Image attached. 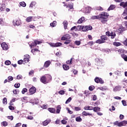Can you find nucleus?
<instances>
[{
    "label": "nucleus",
    "instance_id": "nucleus-51",
    "mask_svg": "<svg viewBox=\"0 0 127 127\" xmlns=\"http://www.w3.org/2000/svg\"><path fill=\"white\" fill-rule=\"evenodd\" d=\"M26 92H27V89H26V88H24L23 89L22 91V94H25Z\"/></svg>",
    "mask_w": 127,
    "mask_h": 127
},
{
    "label": "nucleus",
    "instance_id": "nucleus-49",
    "mask_svg": "<svg viewBox=\"0 0 127 127\" xmlns=\"http://www.w3.org/2000/svg\"><path fill=\"white\" fill-rule=\"evenodd\" d=\"M66 111H68V114H70V115H72V114H73V111H70L69 108H66Z\"/></svg>",
    "mask_w": 127,
    "mask_h": 127
},
{
    "label": "nucleus",
    "instance_id": "nucleus-21",
    "mask_svg": "<svg viewBox=\"0 0 127 127\" xmlns=\"http://www.w3.org/2000/svg\"><path fill=\"white\" fill-rule=\"evenodd\" d=\"M61 111V105H58L57 106V110L56 113V114H60V112Z\"/></svg>",
    "mask_w": 127,
    "mask_h": 127
},
{
    "label": "nucleus",
    "instance_id": "nucleus-30",
    "mask_svg": "<svg viewBox=\"0 0 127 127\" xmlns=\"http://www.w3.org/2000/svg\"><path fill=\"white\" fill-rule=\"evenodd\" d=\"M35 4H36V2H35V1H33L30 3L29 7L32 8V7H33V6H34V5H35Z\"/></svg>",
    "mask_w": 127,
    "mask_h": 127
},
{
    "label": "nucleus",
    "instance_id": "nucleus-2",
    "mask_svg": "<svg viewBox=\"0 0 127 127\" xmlns=\"http://www.w3.org/2000/svg\"><path fill=\"white\" fill-rule=\"evenodd\" d=\"M41 43H42V42L36 40L34 41V42H29L28 44L30 48H34V47H35V46H36L37 44H40Z\"/></svg>",
    "mask_w": 127,
    "mask_h": 127
},
{
    "label": "nucleus",
    "instance_id": "nucleus-37",
    "mask_svg": "<svg viewBox=\"0 0 127 127\" xmlns=\"http://www.w3.org/2000/svg\"><path fill=\"white\" fill-rule=\"evenodd\" d=\"M101 41H105V40H107V36H102L101 37Z\"/></svg>",
    "mask_w": 127,
    "mask_h": 127
},
{
    "label": "nucleus",
    "instance_id": "nucleus-58",
    "mask_svg": "<svg viewBox=\"0 0 127 127\" xmlns=\"http://www.w3.org/2000/svg\"><path fill=\"white\" fill-rule=\"evenodd\" d=\"M94 89H95V87L94 86L89 87V90L90 91H93V90H94Z\"/></svg>",
    "mask_w": 127,
    "mask_h": 127
},
{
    "label": "nucleus",
    "instance_id": "nucleus-62",
    "mask_svg": "<svg viewBox=\"0 0 127 127\" xmlns=\"http://www.w3.org/2000/svg\"><path fill=\"white\" fill-rule=\"evenodd\" d=\"M122 102L123 106H127V102H126V101L122 100Z\"/></svg>",
    "mask_w": 127,
    "mask_h": 127
},
{
    "label": "nucleus",
    "instance_id": "nucleus-56",
    "mask_svg": "<svg viewBox=\"0 0 127 127\" xmlns=\"http://www.w3.org/2000/svg\"><path fill=\"white\" fill-rule=\"evenodd\" d=\"M74 109L76 112H78V111H81V108L80 107H74Z\"/></svg>",
    "mask_w": 127,
    "mask_h": 127
},
{
    "label": "nucleus",
    "instance_id": "nucleus-19",
    "mask_svg": "<svg viewBox=\"0 0 127 127\" xmlns=\"http://www.w3.org/2000/svg\"><path fill=\"white\" fill-rule=\"evenodd\" d=\"M120 6H122L124 8H126L127 6V2H121L120 4Z\"/></svg>",
    "mask_w": 127,
    "mask_h": 127
},
{
    "label": "nucleus",
    "instance_id": "nucleus-40",
    "mask_svg": "<svg viewBox=\"0 0 127 127\" xmlns=\"http://www.w3.org/2000/svg\"><path fill=\"white\" fill-rule=\"evenodd\" d=\"M0 25H1L2 26L3 25H4V21H3V19L0 18Z\"/></svg>",
    "mask_w": 127,
    "mask_h": 127
},
{
    "label": "nucleus",
    "instance_id": "nucleus-60",
    "mask_svg": "<svg viewBox=\"0 0 127 127\" xmlns=\"http://www.w3.org/2000/svg\"><path fill=\"white\" fill-rule=\"evenodd\" d=\"M20 86V84L19 83H16L14 84L15 88H19Z\"/></svg>",
    "mask_w": 127,
    "mask_h": 127
},
{
    "label": "nucleus",
    "instance_id": "nucleus-4",
    "mask_svg": "<svg viewBox=\"0 0 127 127\" xmlns=\"http://www.w3.org/2000/svg\"><path fill=\"white\" fill-rule=\"evenodd\" d=\"M49 44L51 47H59V46H61V45H62V43H49Z\"/></svg>",
    "mask_w": 127,
    "mask_h": 127
},
{
    "label": "nucleus",
    "instance_id": "nucleus-7",
    "mask_svg": "<svg viewBox=\"0 0 127 127\" xmlns=\"http://www.w3.org/2000/svg\"><path fill=\"white\" fill-rule=\"evenodd\" d=\"M29 59H30V56H29V55H25L24 56L23 62H25V63H28L30 61Z\"/></svg>",
    "mask_w": 127,
    "mask_h": 127
},
{
    "label": "nucleus",
    "instance_id": "nucleus-16",
    "mask_svg": "<svg viewBox=\"0 0 127 127\" xmlns=\"http://www.w3.org/2000/svg\"><path fill=\"white\" fill-rule=\"evenodd\" d=\"M46 77L47 81H48V83H49V82H51V81H52V76H51V75L47 74L46 75Z\"/></svg>",
    "mask_w": 127,
    "mask_h": 127
},
{
    "label": "nucleus",
    "instance_id": "nucleus-42",
    "mask_svg": "<svg viewBox=\"0 0 127 127\" xmlns=\"http://www.w3.org/2000/svg\"><path fill=\"white\" fill-rule=\"evenodd\" d=\"M2 103L4 105H6V104H7V100L6 99V98H4L3 99Z\"/></svg>",
    "mask_w": 127,
    "mask_h": 127
},
{
    "label": "nucleus",
    "instance_id": "nucleus-48",
    "mask_svg": "<svg viewBox=\"0 0 127 127\" xmlns=\"http://www.w3.org/2000/svg\"><path fill=\"white\" fill-rule=\"evenodd\" d=\"M10 64H11V62H10V61L7 60L5 62V65H10Z\"/></svg>",
    "mask_w": 127,
    "mask_h": 127
},
{
    "label": "nucleus",
    "instance_id": "nucleus-14",
    "mask_svg": "<svg viewBox=\"0 0 127 127\" xmlns=\"http://www.w3.org/2000/svg\"><path fill=\"white\" fill-rule=\"evenodd\" d=\"M84 110L85 111H93V107L86 105L84 107Z\"/></svg>",
    "mask_w": 127,
    "mask_h": 127
},
{
    "label": "nucleus",
    "instance_id": "nucleus-47",
    "mask_svg": "<svg viewBox=\"0 0 127 127\" xmlns=\"http://www.w3.org/2000/svg\"><path fill=\"white\" fill-rule=\"evenodd\" d=\"M74 43H75V45L79 46V45H80V44H81V42L80 41H75Z\"/></svg>",
    "mask_w": 127,
    "mask_h": 127
},
{
    "label": "nucleus",
    "instance_id": "nucleus-52",
    "mask_svg": "<svg viewBox=\"0 0 127 127\" xmlns=\"http://www.w3.org/2000/svg\"><path fill=\"white\" fill-rule=\"evenodd\" d=\"M98 89H99V90H101V91H106V88L105 87H98Z\"/></svg>",
    "mask_w": 127,
    "mask_h": 127
},
{
    "label": "nucleus",
    "instance_id": "nucleus-27",
    "mask_svg": "<svg viewBox=\"0 0 127 127\" xmlns=\"http://www.w3.org/2000/svg\"><path fill=\"white\" fill-rule=\"evenodd\" d=\"M110 36H111L112 39H114V38H115V37H116V33H115L114 32H112L111 33H110Z\"/></svg>",
    "mask_w": 127,
    "mask_h": 127
},
{
    "label": "nucleus",
    "instance_id": "nucleus-38",
    "mask_svg": "<svg viewBox=\"0 0 127 127\" xmlns=\"http://www.w3.org/2000/svg\"><path fill=\"white\" fill-rule=\"evenodd\" d=\"M86 27V30L87 31H88V30H92V29H93V27H92V26H85Z\"/></svg>",
    "mask_w": 127,
    "mask_h": 127
},
{
    "label": "nucleus",
    "instance_id": "nucleus-11",
    "mask_svg": "<svg viewBox=\"0 0 127 127\" xmlns=\"http://www.w3.org/2000/svg\"><path fill=\"white\" fill-rule=\"evenodd\" d=\"M13 24L14 26H15V25L18 26V25H20V21L17 19H15L13 21Z\"/></svg>",
    "mask_w": 127,
    "mask_h": 127
},
{
    "label": "nucleus",
    "instance_id": "nucleus-35",
    "mask_svg": "<svg viewBox=\"0 0 127 127\" xmlns=\"http://www.w3.org/2000/svg\"><path fill=\"white\" fill-rule=\"evenodd\" d=\"M113 45H114L115 46H121V45H122V43H120V42H114L113 43Z\"/></svg>",
    "mask_w": 127,
    "mask_h": 127
},
{
    "label": "nucleus",
    "instance_id": "nucleus-25",
    "mask_svg": "<svg viewBox=\"0 0 127 127\" xmlns=\"http://www.w3.org/2000/svg\"><path fill=\"white\" fill-rule=\"evenodd\" d=\"M33 18V16H29L26 19V21L27 22H30V21H32V19Z\"/></svg>",
    "mask_w": 127,
    "mask_h": 127
},
{
    "label": "nucleus",
    "instance_id": "nucleus-9",
    "mask_svg": "<svg viewBox=\"0 0 127 127\" xmlns=\"http://www.w3.org/2000/svg\"><path fill=\"white\" fill-rule=\"evenodd\" d=\"M95 82L96 83H100V84H104V81L102 78L100 77H96L94 79Z\"/></svg>",
    "mask_w": 127,
    "mask_h": 127
},
{
    "label": "nucleus",
    "instance_id": "nucleus-53",
    "mask_svg": "<svg viewBox=\"0 0 127 127\" xmlns=\"http://www.w3.org/2000/svg\"><path fill=\"white\" fill-rule=\"evenodd\" d=\"M59 94H60V95H64L65 91L64 90H61L59 91Z\"/></svg>",
    "mask_w": 127,
    "mask_h": 127
},
{
    "label": "nucleus",
    "instance_id": "nucleus-6",
    "mask_svg": "<svg viewBox=\"0 0 127 127\" xmlns=\"http://www.w3.org/2000/svg\"><path fill=\"white\" fill-rule=\"evenodd\" d=\"M40 81L42 83H43V84H47L48 83V81H47V79L46 78V76H42L40 78Z\"/></svg>",
    "mask_w": 127,
    "mask_h": 127
},
{
    "label": "nucleus",
    "instance_id": "nucleus-20",
    "mask_svg": "<svg viewBox=\"0 0 127 127\" xmlns=\"http://www.w3.org/2000/svg\"><path fill=\"white\" fill-rule=\"evenodd\" d=\"M51 122V120L50 119H47L46 121H44L43 123V126H47L49 123Z\"/></svg>",
    "mask_w": 127,
    "mask_h": 127
},
{
    "label": "nucleus",
    "instance_id": "nucleus-24",
    "mask_svg": "<svg viewBox=\"0 0 127 127\" xmlns=\"http://www.w3.org/2000/svg\"><path fill=\"white\" fill-rule=\"evenodd\" d=\"M115 8H116V5L114 4H111L108 8V10H113V9H115Z\"/></svg>",
    "mask_w": 127,
    "mask_h": 127
},
{
    "label": "nucleus",
    "instance_id": "nucleus-8",
    "mask_svg": "<svg viewBox=\"0 0 127 127\" xmlns=\"http://www.w3.org/2000/svg\"><path fill=\"white\" fill-rule=\"evenodd\" d=\"M71 39V36L68 34H66L64 35V36L62 37L61 38L62 40H70Z\"/></svg>",
    "mask_w": 127,
    "mask_h": 127
},
{
    "label": "nucleus",
    "instance_id": "nucleus-63",
    "mask_svg": "<svg viewBox=\"0 0 127 127\" xmlns=\"http://www.w3.org/2000/svg\"><path fill=\"white\" fill-rule=\"evenodd\" d=\"M21 126V123H19L16 124L15 127H19Z\"/></svg>",
    "mask_w": 127,
    "mask_h": 127
},
{
    "label": "nucleus",
    "instance_id": "nucleus-57",
    "mask_svg": "<svg viewBox=\"0 0 127 127\" xmlns=\"http://www.w3.org/2000/svg\"><path fill=\"white\" fill-rule=\"evenodd\" d=\"M82 30V31H84L85 32H86V31H87V28L86 27V26H83Z\"/></svg>",
    "mask_w": 127,
    "mask_h": 127
},
{
    "label": "nucleus",
    "instance_id": "nucleus-15",
    "mask_svg": "<svg viewBox=\"0 0 127 127\" xmlns=\"http://www.w3.org/2000/svg\"><path fill=\"white\" fill-rule=\"evenodd\" d=\"M51 64V62H50V61H47L44 64V67H45V68H48V66H50Z\"/></svg>",
    "mask_w": 127,
    "mask_h": 127
},
{
    "label": "nucleus",
    "instance_id": "nucleus-18",
    "mask_svg": "<svg viewBox=\"0 0 127 127\" xmlns=\"http://www.w3.org/2000/svg\"><path fill=\"white\" fill-rule=\"evenodd\" d=\"M0 4L1 5L0 10L2 11L4 10V9L5 8V4H4V2L1 3H0Z\"/></svg>",
    "mask_w": 127,
    "mask_h": 127
},
{
    "label": "nucleus",
    "instance_id": "nucleus-5",
    "mask_svg": "<svg viewBox=\"0 0 127 127\" xmlns=\"http://www.w3.org/2000/svg\"><path fill=\"white\" fill-rule=\"evenodd\" d=\"M127 30L126 27L121 26L120 27V28H119L117 30V32H118V33L122 34L124 32V31H125V30Z\"/></svg>",
    "mask_w": 127,
    "mask_h": 127
},
{
    "label": "nucleus",
    "instance_id": "nucleus-45",
    "mask_svg": "<svg viewBox=\"0 0 127 127\" xmlns=\"http://www.w3.org/2000/svg\"><path fill=\"white\" fill-rule=\"evenodd\" d=\"M71 101H72V98H71V97L68 98L67 99V100L66 101L65 104H69V103L70 102H71Z\"/></svg>",
    "mask_w": 127,
    "mask_h": 127
},
{
    "label": "nucleus",
    "instance_id": "nucleus-34",
    "mask_svg": "<svg viewBox=\"0 0 127 127\" xmlns=\"http://www.w3.org/2000/svg\"><path fill=\"white\" fill-rule=\"evenodd\" d=\"M19 4L21 6H23V7H25V6H26V3L24 1L20 2Z\"/></svg>",
    "mask_w": 127,
    "mask_h": 127
},
{
    "label": "nucleus",
    "instance_id": "nucleus-31",
    "mask_svg": "<svg viewBox=\"0 0 127 127\" xmlns=\"http://www.w3.org/2000/svg\"><path fill=\"white\" fill-rule=\"evenodd\" d=\"M83 116H85V117H87V116H92V114L88 113L86 111H83L82 112Z\"/></svg>",
    "mask_w": 127,
    "mask_h": 127
},
{
    "label": "nucleus",
    "instance_id": "nucleus-13",
    "mask_svg": "<svg viewBox=\"0 0 127 127\" xmlns=\"http://www.w3.org/2000/svg\"><path fill=\"white\" fill-rule=\"evenodd\" d=\"M1 46L3 50H7L8 49V46L5 43H2Z\"/></svg>",
    "mask_w": 127,
    "mask_h": 127
},
{
    "label": "nucleus",
    "instance_id": "nucleus-64",
    "mask_svg": "<svg viewBox=\"0 0 127 127\" xmlns=\"http://www.w3.org/2000/svg\"><path fill=\"white\" fill-rule=\"evenodd\" d=\"M123 44L126 46H127V39L123 42Z\"/></svg>",
    "mask_w": 127,
    "mask_h": 127
},
{
    "label": "nucleus",
    "instance_id": "nucleus-32",
    "mask_svg": "<svg viewBox=\"0 0 127 127\" xmlns=\"http://www.w3.org/2000/svg\"><path fill=\"white\" fill-rule=\"evenodd\" d=\"M8 125V123L6 122V121H3L2 123H1V126L2 127H6Z\"/></svg>",
    "mask_w": 127,
    "mask_h": 127
},
{
    "label": "nucleus",
    "instance_id": "nucleus-12",
    "mask_svg": "<svg viewBox=\"0 0 127 127\" xmlns=\"http://www.w3.org/2000/svg\"><path fill=\"white\" fill-rule=\"evenodd\" d=\"M36 92V88L35 87H32L29 89V93L30 95H33Z\"/></svg>",
    "mask_w": 127,
    "mask_h": 127
},
{
    "label": "nucleus",
    "instance_id": "nucleus-22",
    "mask_svg": "<svg viewBox=\"0 0 127 127\" xmlns=\"http://www.w3.org/2000/svg\"><path fill=\"white\" fill-rule=\"evenodd\" d=\"M48 111L52 114H55L56 112V109H55V108H50L48 109Z\"/></svg>",
    "mask_w": 127,
    "mask_h": 127
},
{
    "label": "nucleus",
    "instance_id": "nucleus-33",
    "mask_svg": "<svg viewBox=\"0 0 127 127\" xmlns=\"http://www.w3.org/2000/svg\"><path fill=\"white\" fill-rule=\"evenodd\" d=\"M64 29H67V26H68V22H67V21H64Z\"/></svg>",
    "mask_w": 127,
    "mask_h": 127
},
{
    "label": "nucleus",
    "instance_id": "nucleus-29",
    "mask_svg": "<svg viewBox=\"0 0 127 127\" xmlns=\"http://www.w3.org/2000/svg\"><path fill=\"white\" fill-rule=\"evenodd\" d=\"M57 24V22L56 21H54L53 23H50L51 26H52L53 27H55Z\"/></svg>",
    "mask_w": 127,
    "mask_h": 127
},
{
    "label": "nucleus",
    "instance_id": "nucleus-28",
    "mask_svg": "<svg viewBox=\"0 0 127 127\" xmlns=\"http://www.w3.org/2000/svg\"><path fill=\"white\" fill-rule=\"evenodd\" d=\"M63 69L65 70H69V66L67 64H64L63 65Z\"/></svg>",
    "mask_w": 127,
    "mask_h": 127
},
{
    "label": "nucleus",
    "instance_id": "nucleus-41",
    "mask_svg": "<svg viewBox=\"0 0 127 127\" xmlns=\"http://www.w3.org/2000/svg\"><path fill=\"white\" fill-rule=\"evenodd\" d=\"M121 57L124 59L125 61H127V56L126 55H122Z\"/></svg>",
    "mask_w": 127,
    "mask_h": 127
},
{
    "label": "nucleus",
    "instance_id": "nucleus-59",
    "mask_svg": "<svg viewBox=\"0 0 127 127\" xmlns=\"http://www.w3.org/2000/svg\"><path fill=\"white\" fill-rule=\"evenodd\" d=\"M23 60H20L18 61V64H19V65H21V64H22L23 63Z\"/></svg>",
    "mask_w": 127,
    "mask_h": 127
},
{
    "label": "nucleus",
    "instance_id": "nucleus-1",
    "mask_svg": "<svg viewBox=\"0 0 127 127\" xmlns=\"http://www.w3.org/2000/svg\"><path fill=\"white\" fill-rule=\"evenodd\" d=\"M109 14L106 12H103L98 15H93L91 17V19H100L102 23H106L108 21Z\"/></svg>",
    "mask_w": 127,
    "mask_h": 127
},
{
    "label": "nucleus",
    "instance_id": "nucleus-46",
    "mask_svg": "<svg viewBox=\"0 0 127 127\" xmlns=\"http://www.w3.org/2000/svg\"><path fill=\"white\" fill-rule=\"evenodd\" d=\"M75 120L76 122H82V118L80 117H78L76 118Z\"/></svg>",
    "mask_w": 127,
    "mask_h": 127
},
{
    "label": "nucleus",
    "instance_id": "nucleus-3",
    "mask_svg": "<svg viewBox=\"0 0 127 127\" xmlns=\"http://www.w3.org/2000/svg\"><path fill=\"white\" fill-rule=\"evenodd\" d=\"M114 125L115 126H117L118 127H125L127 125V121H123L121 122H119L118 121H116L114 122Z\"/></svg>",
    "mask_w": 127,
    "mask_h": 127
},
{
    "label": "nucleus",
    "instance_id": "nucleus-43",
    "mask_svg": "<svg viewBox=\"0 0 127 127\" xmlns=\"http://www.w3.org/2000/svg\"><path fill=\"white\" fill-rule=\"evenodd\" d=\"M71 34H72V35L73 36V37H78V36H79V35L75 32H72L71 33Z\"/></svg>",
    "mask_w": 127,
    "mask_h": 127
},
{
    "label": "nucleus",
    "instance_id": "nucleus-23",
    "mask_svg": "<svg viewBox=\"0 0 127 127\" xmlns=\"http://www.w3.org/2000/svg\"><path fill=\"white\" fill-rule=\"evenodd\" d=\"M85 21V17H81L77 21V23H82Z\"/></svg>",
    "mask_w": 127,
    "mask_h": 127
},
{
    "label": "nucleus",
    "instance_id": "nucleus-26",
    "mask_svg": "<svg viewBox=\"0 0 127 127\" xmlns=\"http://www.w3.org/2000/svg\"><path fill=\"white\" fill-rule=\"evenodd\" d=\"M100 110V107H93V112H99Z\"/></svg>",
    "mask_w": 127,
    "mask_h": 127
},
{
    "label": "nucleus",
    "instance_id": "nucleus-17",
    "mask_svg": "<svg viewBox=\"0 0 127 127\" xmlns=\"http://www.w3.org/2000/svg\"><path fill=\"white\" fill-rule=\"evenodd\" d=\"M121 89H122V87H121L120 86H116L113 89V91L114 92H119V91H121Z\"/></svg>",
    "mask_w": 127,
    "mask_h": 127
},
{
    "label": "nucleus",
    "instance_id": "nucleus-44",
    "mask_svg": "<svg viewBox=\"0 0 127 127\" xmlns=\"http://www.w3.org/2000/svg\"><path fill=\"white\" fill-rule=\"evenodd\" d=\"M64 41H65L64 42V44H69L70 42H71V40H64Z\"/></svg>",
    "mask_w": 127,
    "mask_h": 127
},
{
    "label": "nucleus",
    "instance_id": "nucleus-10",
    "mask_svg": "<svg viewBox=\"0 0 127 127\" xmlns=\"http://www.w3.org/2000/svg\"><path fill=\"white\" fill-rule=\"evenodd\" d=\"M95 62H96V63H97V64L98 66H100V65H102V64L103 63V60H102L101 59L97 58L95 59Z\"/></svg>",
    "mask_w": 127,
    "mask_h": 127
},
{
    "label": "nucleus",
    "instance_id": "nucleus-50",
    "mask_svg": "<svg viewBox=\"0 0 127 127\" xmlns=\"http://www.w3.org/2000/svg\"><path fill=\"white\" fill-rule=\"evenodd\" d=\"M13 80V77L11 76H9L8 77V82H9L10 81H12Z\"/></svg>",
    "mask_w": 127,
    "mask_h": 127
},
{
    "label": "nucleus",
    "instance_id": "nucleus-55",
    "mask_svg": "<svg viewBox=\"0 0 127 127\" xmlns=\"http://www.w3.org/2000/svg\"><path fill=\"white\" fill-rule=\"evenodd\" d=\"M73 3H70L68 5V6H67V7H69V8H70V9H72V8H73Z\"/></svg>",
    "mask_w": 127,
    "mask_h": 127
},
{
    "label": "nucleus",
    "instance_id": "nucleus-36",
    "mask_svg": "<svg viewBox=\"0 0 127 127\" xmlns=\"http://www.w3.org/2000/svg\"><path fill=\"white\" fill-rule=\"evenodd\" d=\"M85 12H86V13H89V12H91V7H86L85 8Z\"/></svg>",
    "mask_w": 127,
    "mask_h": 127
},
{
    "label": "nucleus",
    "instance_id": "nucleus-54",
    "mask_svg": "<svg viewBox=\"0 0 127 127\" xmlns=\"http://www.w3.org/2000/svg\"><path fill=\"white\" fill-rule=\"evenodd\" d=\"M73 58L70 59V60H68L67 61H66V64H72V60Z\"/></svg>",
    "mask_w": 127,
    "mask_h": 127
},
{
    "label": "nucleus",
    "instance_id": "nucleus-61",
    "mask_svg": "<svg viewBox=\"0 0 127 127\" xmlns=\"http://www.w3.org/2000/svg\"><path fill=\"white\" fill-rule=\"evenodd\" d=\"M127 15V8L124 10L123 12V15Z\"/></svg>",
    "mask_w": 127,
    "mask_h": 127
},
{
    "label": "nucleus",
    "instance_id": "nucleus-39",
    "mask_svg": "<svg viewBox=\"0 0 127 127\" xmlns=\"http://www.w3.org/2000/svg\"><path fill=\"white\" fill-rule=\"evenodd\" d=\"M105 41H102L101 39H98L96 40V43H99V44H101L102 43H104Z\"/></svg>",
    "mask_w": 127,
    "mask_h": 127
}]
</instances>
